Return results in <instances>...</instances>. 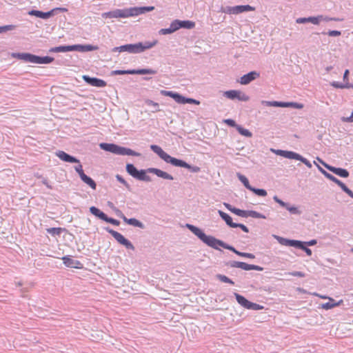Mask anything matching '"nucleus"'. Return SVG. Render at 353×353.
<instances>
[{
	"label": "nucleus",
	"mask_w": 353,
	"mask_h": 353,
	"mask_svg": "<svg viewBox=\"0 0 353 353\" xmlns=\"http://www.w3.org/2000/svg\"><path fill=\"white\" fill-rule=\"evenodd\" d=\"M186 228L191 231L195 236H196L203 243L206 244L208 246L212 248L215 250H221L219 246H221L225 249L229 250L236 254L238 256L248 258L254 259V254L248 252H242L237 250L234 247L225 243L224 241L215 238L213 236L207 235L201 228L193 225L192 224L187 223Z\"/></svg>",
	"instance_id": "nucleus-1"
},
{
	"label": "nucleus",
	"mask_w": 353,
	"mask_h": 353,
	"mask_svg": "<svg viewBox=\"0 0 353 353\" xmlns=\"http://www.w3.org/2000/svg\"><path fill=\"white\" fill-rule=\"evenodd\" d=\"M125 170L129 175H130L135 179L145 182H150L152 181L151 177L147 174L148 173L154 174L163 179H174L173 176L171 174L156 168H148L147 169L138 170L134 164L127 163L125 165Z\"/></svg>",
	"instance_id": "nucleus-2"
},
{
	"label": "nucleus",
	"mask_w": 353,
	"mask_h": 353,
	"mask_svg": "<svg viewBox=\"0 0 353 353\" xmlns=\"http://www.w3.org/2000/svg\"><path fill=\"white\" fill-rule=\"evenodd\" d=\"M157 41L154 40L152 42L145 41L139 42L136 43L125 44L119 47H114L111 50L112 52H127L130 54H139L144 52L146 50L150 49L156 46Z\"/></svg>",
	"instance_id": "nucleus-3"
},
{
	"label": "nucleus",
	"mask_w": 353,
	"mask_h": 353,
	"mask_svg": "<svg viewBox=\"0 0 353 353\" xmlns=\"http://www.w3.org/2000/svg\"><path fill=\"white\" fill-rule=\"evenodd\" d=\"M101 150L118 155H128L141 157V154L130 148L123 147L115 143H101L99 144Z\"/></svg>",
	"instance_id": "nucleus-4"
},
{
	"label": "nucleus",
	"mask_w": 353,
	"mask_h": 353,
	"mask_svg": "<svg viewBox=\"0 0 353 353\" xmlns=\"http://www.w3.org/2000/svg\"><path fill=\"white\" fill-rule=\"evenodd\" d=\"M161 94L163 96L170 97L172 98L176 103H178L179 104H186V103L195 104V105L200 104L199 101L192 99V98L185 97L178 92H174L172 91H167V90H161Z\"/></svg>",
	"instance_id": "nucleus-5"
},
{
	"label": "nucleus",
	"mask_w": 353,
	"mask_h": 353,
	"mask_svg": "<svg viewBox=\"0 0 353 353\" xmlns=\"http://www.w3.org/2000/svg\"><path fill=\"white\" fill-rule=\"evenodd\" d=\"M157 71L150 68L115 70L110 72L111 76L123 74H155Z\"/></svg>",
	"instance_id": "nucleus-6"
},
{
	"label": "nucleus",
	"mask_w": 353,
	"mask_h": 353,
	"mask_svg": "<svg viewBox=\"0 0 353 353\" xmlns=\"http://www.w3.org/2000/svg\"><path fill=\"white\" fill-rule=\"evenodd\" d=\"M105 230L110 234L119 244L125 246L126 249L134 250L135 248L133 244L121 233L112 230L110 227L105 228Z\"/></svg>",
	"instance_id": "nucleus-7"
},
{
	"label": "nucleus",
	"mask_w": 353,
	"mask_h": 353,
	"mask_svg": "<svg viewBox=\"0 0 353 353\" xmlns=\"http://www.w3.org/2000/svg\"><path fill=\"white\" fill-rule=\"evenodd\" d=\"M226 266L230 268H241L244 270H257L263 271V268L256 265L248 264L245 262L236 261H229L225 263Z\"/></svg>",
	"instance_id": "nucleus-8"
},
{
	"label": "nucleus",
	"mask_w": 353,
	"mask_h": 353,
	"mask_svg": "<svg viewBox=\"0 0 353 353\" xmlns=\"http://www.w3.org/2000/svg\"><path fill=\"white\" fill-rule=\"evenodd\" d=\"M129 17H132L130 8L125 9H115L102 14L103 18H127Z\"/></svg>",
	"instance_id": "nucleus-9"
},
{
	"label": "nucleus",
	"mask_w": 353,
	"mask_h": 353,
	"mask_svg": "<svg viewBox=\"0 0 353 353\" xmlns=\"http://www.w3.org/2000/svg\"><path fill=\"white\" fill-rule=\"evenodd\" d=\"M261 104L265 106H273L280 108H294L296 109H301L303 107V104L296 102H283L276 101H261Z\"/></svg>",
	"instance_id": "nucleus-10"
},
{
	"label": "nucleus",
	"mask_w": 353,
	"mask_h": 353,
	"mask_svg": "<svg viewBox=\"0 0 353 353\" xmlns=\"http://www.w3.org/2000/svg\"><path fill=\"white\" fill-rule=\"evenodd\" d=\"M150 148L152 152L156 153L165 162L173 165L176 159L175 157H171L170 154L166 153L160 146L157 145H151Z\"/></svg>",
	"instance_id": "nucleus-11"
},
{
	"label": "nucleus",
	"mask_w": 353,
	"mask_h": 353,
	"mask_svg": "<svg viewBox=\"0 0 353 353\" xmlns=\"http://www.w3.org/2000/svg\"><path fill=\"white\" fill-rule=\"evenodd\" d=\"M150 148L152 152L156 153L165 162L173 165L176 159L175 157H171L170 154L166 153L160 146L157 145H151Z\"/></svg>",
	"instance_id": "nucleus-12"
},
{
	"label": "nucleus",
	"mask_w": 353,
	"mask_h": 353,
	"mask_svg": "<svg viewBox=\"0 0 353 353\" xmlns=\"http://www.w3.org/2000/svg\"><path fill=\"white\" fill-rule=\"evenodd\" d=\"M223 95L229 99H231V100L237 99L241 101H248L250 99L248 95H246L241 91L236 90H230L225 91L223 93Z\"/></svg>",
	"instance_id": "nucleus-13"
},
{
	"label": "nucleus",
	"mask_w": 353,
	"mask_h": 353,
	"mask_svg": "<svg viewBox=\"0 0 353 353\" xmlns=\"http://www.w3.org/2000/svg\"><path fill=\"white\" fill-rule=\"evenodd\" d=\"M233 213L244 218L251 216L256 219H266L265 215L254 210H244L235 208L233 210Z\"/></svg>",
	"instance_id": "nucleus-14"
},
{
	"label": "nucleus",
	"mask_w": 353,
	"mask_h": 353,
	"mask_svg": "<svg viewBox=\"0 0 353 353\" xmlns=\"http://www.w3.org/2000/svg\"><path fill=\"white\" fill-rule=\"evenodd\" d=\"M319 160L324 165V166L330 172L334 174L343 177L347 178L350 176V173L347 170L342 168H336L332 165H328L319 159Z\"/></svg>",
	"instance_id": "nucleus-15"
},
{
	"label": "nucleus",
	"mask_w": 353,
	"mask_h": 353,
	"mask_svg": "<svg viewBox=\"0 0 353 353\" xmlns=\"http://www.w3.org/2000/svg\"><path fill=\"white\" fill-rule=\"evenodd\" d=\"M83 79L88 85L97 88H104L107 85L104 80L97 77H92L88 75H83Z\"/></svg>",
	"instance_id": "nucleus-16"
},
{
	"label": "nucleus",
	"mask_w": 353,
	"mask_h": 353,
	"mask_svg": "<svg viewBox=\"0 0 353 353\" xmlns=\"http://www.w3.org/2000/svg\"><path fill=\"white\" fill-rule=\"evenodd\" d=\"M172 165L175 166V167L186 168L190 172H193V173L199 172L201 170V168L199 167L196 166V165H192L188 163L186 161H185L182 159H176V158Z\"/></svg>",
	"instance_id": "nucleus-17"
},
{
	"label": "nucleus",
	"mask_w": 353,
	"mask_h": 353,
	"mask_svg": "<svg viewBox=\"0 0 353 353\" xmlns=\"http://www.w3.org/2000/svg\"><path fill=\"white\" fill-rule=\"evenodd\" d=\"M57 157H58L61 161L71 163H79V160L75 157L72 156L64 151L59 150L56 152Z\"/></svg>",
	"instance_id": "nucleus-18"
},
{
	"label": "nucleus",
	"mask_w": 353,
	"mask_h": 353,
	"mask_svg": "<svg viewBox=\"0 0 353 353\" xmlns=\"http://www.w3.org/2000/svg\"><path fill=\"white\" fill-rule=\"evenodd\" d=\"M260 74L256 71H251L241 77L240 83L242 85H248L252 81L259 77Z\"/></svg>",
	"instance_id": "nucleus-19"
},
{
	"label": "nucleus",
	"mask_w": 353,
	"mask_h": 353,
	"mask_svg": "<svg viewBox=\"0 0 353 353\" xmlns=\"http://www.w3.org/2000/svg\"><path fill=\"white\" fill-rule=\"evenodd\" d=\"M55 10H51L48 12H43L37 10H31L28 14L31 16H34L38 18L43 19H47L50 18L54 14Z\"/></svg>",
	"instance_id": "nucleus-20"
},
{
	"label": "nucleus",
	"mask_w": 353,
	"mask_h": 353,
	"mask_svg": "<svg viewBox=\"0 0 353 353\" xmlns=\"http://www.w3.org/2000/svg\"><path fill=\"white\" fill-rule=\"evenodd\" d=\"M63 264L68 268H81L83 264L78 260L72 259L70 256H65L62 257Z\"/></svg>",
	"instance_id": "nucleus-21"
},
{
	"label": "nucleus",
	"mask_w": 353,
	"mask_h": 353,
	"mask_svg": "<svg viewBox=\"0 0 353 353\" xmlns=\"http://www.w3.org/2000/svg\"><path fill=\"white\" fill-rule=\"evenodd\" d=\"M174 23L175 24V26H176L177 30L181 28H185V29H192L195 26V23L192 21L189 20H179V19H175L174 20Z\"/></svg>",
	"instance_id": "nucleus-22"
},
{
	"label": "nucleus",
	"mask_w": 353,
	"mask_h": 353,
	"mask_svg": "<svg viewBox=\"0 0 353 353\" xmlns=\"http://www.w3.org/2000/svg\"><path fill=\"white\" fill-rule=\"evenodd\" d=\"M274 237L282 245L294 247L296 248L299 240L289 239L279 236L274 235Z\"/></svg>",
	"instance_id": "nucleus-23"
},
{
	"label": "nucleus",
	"mask_w": 353,
	"mask_h": 353,
	"mask_svg": "<svg viewBox=\"0 0 353 353\" xmlns=\"http://www.w3.org/2000/svg\"><path fill=\"white\" fill-rule=\"evenodd\" d=\"M154 9V6H143V7L130 8L132 17L138 16L139 14L145 13L147 12L152 11Z\"/></svg>",
	"instance_id": "nucleus-24"
},
{
	"label": "nucleus",
	"mask_w": 353,
	"mask_h": 353,
	"mask_svg": "<svg viewBox=\"0 0 353 353\" xmlns=\"http://www.w3.org/2000/svg\"><path fill=\"white\" fill-rule=\"evenodd\" d=\"M90 212L101 220L105 221L108 215L95 206L90 208Z\"/></svg>",
	"instance_id": "nucleus-25"
},
{
	"label": "nucleus",
	"mask_w": 353,
	"mask_h": 353,
	"mask_svg": "<svg viewBox=\"0 0 353 353\" xmlns=\"http://www.w3.org/2000/svg\"><path fill=\"white\" fill-rule=\"evenodd\" d=\"M123 221L130 225L137 227L141 229L145 228V225L139 220L135 218L128 219L127 217L123 218Z\"/></svg>",
	"instance_id": "nucleus-26"
},
{
	"label": "nucleus",
	"mask_w": 353,
	"mask_h": 353,
	"mask_svg": "<svg viewBox=\"0 0 353 353\" xmlns=\"http://www.w3.org/2000/svg\"><path fill=\"white\" fill-rule=\"evenodd\" d=\"M272 151L276 154V155H279L286 159H292L294 155L295 152L288 151V150H273Z\"/></svg>",
	"instance_id": "nucleus-27"
},
{
	"label": "nucleus",
	"mask_w": 353,
	"mask_h": 353,
	"mask_svg": "<svg viewBox=\"0 0 353 353\" xmlns=\"http://www.w3.org/2000/svg\"><path fill=\"white\" fill-rule=\"evenodd\" d=\"M328 299L329 301L322 304L321 305V307L325 310H330L336 306H339L343 303V300H340L339 301L336 302V301L332 298Z\"/></svg>",
	"instance_id": "nucleus-28"
},
{
	"label": "nucleus",
	"mask_w": 353,
	"mask_h": 353,
	"mask_svg": "<svg viewBox=\"0 0 353 353\" xmlns=\"http://www.w3.org/2000/svg\"><path fill=\"white\" fill-rule=\"evenodd\" d=\"M218 213L221 219L225 222V223L230 228H233L236 223L232 221V218L227 213L222 210H218Z\"/></svg>",
	"instance_id": "nucleus-29"
},
{
	"label": "nucleus",
	"mask_w": 353,
	"mask_h": 353,
	"mask_svg": "<svg viewBox=\"0 0 353 353\" xmlns=\"http://www.w3.org/2000/svg\"><path fill=\"white\" fill-rule=\"evenodd\" d=\"M312 23L314 25H318V17H300L296 19V23Z\"/></svg>",
	"instance_id": "nucleus-30"
},
{
	"label": "nucleus",
	"mask_w": 353,
	"mask_h": 353,
	"mask_svg": "<svg viewBox=\"0 0 353 353\" xmlns=\"http://www.w3.org/2000/svg\"><path fill=\"white\" fill-rule=\"evenodd\" d=\"M234 294L238 303L240 304L243 307L248 309L250 301H248L245 297L238 293L235 292Z\"/></svg>",
	"instance_id": "nucleus-31"
},
{
	"label": "nucleus",
	"mask_w": 353,
	"mask_h": 353,
	"mask_svg": "<svg viewBox=\"0 0 353 353\" xmlns=\"http://www.w3.org/2000/svg\"><path fill=\"white\" fill-rule=\"evenodd\" d=\"M71 51H72V45L57 46L49 50L50 52H66Z\"/></svg>",
	"instance_id": "nucleus-32"
},
{
	"label": "nucleus",
	"mask_w": 353,
	"mask_h": 353,
	"mask_svg": "<svg viewBox=\"0 0 353 353\" xmlns=\"http://www.w3.org/2000/svg\"><path fill=\"white\" fill-rule=\"evenodd\" d=\"M177 31L176 26L172 21L170 25V27L168 28H162L159 31V33L162 35L170 34Z\"/></svg>",
	"instance_id": "nucleus-33"
},
{
	"label": "nucleus",
	"mask_w": 353,
	"mask_h": 353,
	"mask_svg": "<svg viewBox=\"0 0 353 353\" xmlns=\"http://www.w3.org/2000/svg\"><path fill=\"white\" fill-rule=\"evenodd\" d=\"M235 14L244 12L254 10V8L250 5H241L234 6Z\"/></svg>",
	"instance_id": "nucleus-34"
},
{
	"label": "nucleus",
	"mask_w": 353,
	"mask_h": 353,
	"mask_svg": "<svg viewBox=\"0 0 353 353\" xmlns=\"http://www.w3.org/2000/svg\"><path fill=\"white\" fill-rule=\"evenodd\" d=\"M54 60V59L52 57H49V56L40 57V56L37 55L35 63L49 64V63H51Z\"/></svg>",
	"instance_id": "nucleus-35"
},
{
	"label": "nucleus",
	"mask_w": 353,
	"mask_h": 353,
	"mask_svg": "<svg viewBox=\"0 0 353 353\" xmlns=\"http://www.w3.org/2000/svg\"><path fill=\"white\" fill-rule=\"evenodd\" d=\"M80 178L82 181L89 185L92 190H96L97 183L91 177L85 174Z\"/></svg>",
	"instance_id": "nucleus-36"
},
{
	"label": "nucleus",
	"mask_w": 353,
	"mask_h": 353,
	"mask_svg": "<svg viewBox=\"0 0 353 353\" xmlns=\"http://www.w3.org/2000/svg\"><path fill=\"white\" fill-rule=\"evenodd\" d=\"M292 159L300 161L301 162L304 163L309 168H311L312 166V163L307 159H305V157H303V156H301V154H299L296 152L294 153V157Z\"/></svg>",
	"instance_id": "nucleus-37"
},
{
	"label": "nucleus",
	"mask_w": 353,
	"mask_h": 353,
	"mask_svg": "<svg viewBox=\"0 0 353 353\" xmlns=\"http://www.w3.org/2000/svg\"><path fill=\"white\" fill-rule=\"evenodd\" d=\"M316 17H318V25L322 21L327 22V21H342L343 20V19H340V18H337V17H329L327 16H324V15H318V16H316Z\"/></svg>",
	"instance_id": "nucleus-38"
},
{
	"label": "nucleus",
	"mask_w": 353,
	"mask_h": 353,
	"mask_svg": "<svg viewBox=\"0 0 353 353\" xmlns=\"http://www.w3.org/2000/svg\"><path fill=\"white\" fill-rule=\"evenodd\" d=\"M296 248L302 250L306 253L307 256H311L312 254V250L307 248L306 245H305L304 241H299Z\"/></svg>",
	"instance_id": "nucleus-39"
},
{
	"label": "nucleus",
	"mask_w": 353,
	"mask_h": 353,
	"mask_svg": "<svg viewBox=\"0 0 353 353\" xmlns=\"http://www.w3.org/2000/svg\"><path fill=\"white\" fill-rule=\"evenodd\" d=\"M215 277L221 282L228 283L230 285H234V282L225 275L217 274H216Z\"/></svg>",
	"instance_id": "nucleus-40"
},
{
	"label": "nucleus",
	"mask_w": 353,
	"mask_h": 353,
	"mask_svg": "<svg viewBox=\"0 0 353 353\" xmlns=\"http://www.w3.org/2000/svg\"><path fill=\"white\" fill-rule=\"evenodd\" d=\"M237 177L239 180L243 184V185L249 190H250V188H252V185H250L249 181L248 178L241 174V173H237Z\"/></svg>",
	"instance_id": "nucleus-41"
},
{
	"label": "nucleus",
	"mask_w": 353,
	"mask_h": 353,
	"mask_svg": "<svg viewBox=\"0 0 353 353\" xmlns=\"http://www.w3.org/2000/svg\"><path fill=\"white\" fill-rule=\"evenodd\" d=\"M236 130L238 131V132L241 134V135H243L244 137H252V132L248 130V129H245L244 128H243L241 125H236Z\"/></svg>",
	"instance_id": "nucleus-42"
},
{
	"label": "nucleus",
	"mask_w": 353,
	"mask_h": 353,
	"mask_svg": "<svg viewBox=\"0 0 353 353\" xmlns=\"http://www.w3.org/2000/svg\"><path fill=\"white\" fill-rule=\"evenodd\" d=\"M65 230L62 228H50L47 229V232L52 236H59Z\"/></svg>",
	"instance_id": "nucleus-43"
},
{
	"label": "nucleus",
	"mask_w": 353,
	"mask_h": 353,
	"mask_svg": "<svg viewBox=\"0 0 353 353\" xmlns=\"http://www.w3.org/2000/svg\"><path fill=\"white\" fill-rule=\"evenodd\" d=\"M145 105H147L148 106H152L153 108V110H151L152 112H157L160 111L159 105L158 103L154 102L150 99H146L145 101Z\"/></svg>",
	"instance_id": "nucleus-44"
},
{
	"label": "nucleus",
	"mask_w": 353,
	"mask_h": 353,
	"mask_svg": "<svg viewBox=\"0 0 353 353\" xmlns=\"http://www.w3.org/2000/svg\"><path fill=\"white\" fill-rule=\"evenodd\" d=\"M36 54H33L29 52H25L23 57V61L27 63H36Z\"/></svg>",
	"instance_id": "nucleus-45"
},
{
	"label": "nucleus",
	"mask_w": 353,
	"mask_h": 353,
	"mask_svg": "<svg viewBox=\"0 0 353 353\" xmlns=\"http://www.w3.org/2000/svg\"><path fill=\"white\" fill-rule=\"evenodd\" d=\"M250 191L259 196H265L267 195V191L264 189L252 187V188H250Z\"/></svg>",
	"instance_id": "nucleus-46"
},
{
	"label": "nucleus",
	"mask_w": 353,
	"mask_h": 353,
	"mask_svg": "<svg viewBox=\"0 0 353 353\" xmlns=\"http://www.w3.org/2000/svg\"><path fill=\"white\" fill-rule=\"evenodd\" d=\"M330 85L335 88L343 89V88H349L350 83L346 82L345 83H340L338 81H332L330 83Z\"/></svg>",
	"instance_id": "nucleus-47"
},
{
	"label": "nucleus",
	"mask_w": 353,
	"mask_h": 353,
	"mask_svg": "<svg viewBox=\"0 0 353 353\" xmlns=\"http://www.w3.org/2000/svg\"><path fill=\"white\" fill-rule=\"evenodd\" d=\"M292 214L300 215L301 214V211L299 210V208L296 206H290L288 205L286 208Z\"/></svg>",
	"instance_id": "nucleus-48"
},
{
	"label": "nucleus",
	"mask_w": 353,
	"mask_h": 353,
	"mask_svg": "<svg viewBox=\"0 0 353 353\" xmlns=\"http://www.w3.org/2000/svg\"><path fill=\"white\" fill-rule=\"evenodd\" d=\"M116 179L118 181H119L121 183H122L125 187L128 190H130V185L129 183L123 179V177L120 174L116 175Z\"/></svg>",
	"instance_id": "nucleus-49"
},
{
	"label": "nucleus",
	"mask_w": 353,
	"mask_h": 353,
	"mask_svg": "<svg viewBox=\"0 0 353 353\" xmlns=\"http://www.w3.org/2000/svg\"><path fill=\"white\" fill-rule=\"evenodd\" d=\"M221 10L224 13L235 14L234 6H226L225 8L222 7Z\"/></svg>",
	"instance_id": "nucleus-50"
},
{
	"label": "nucleus",
	"mask_w": 353,
	"mask_h": 353,
	"mask_svg": "<svg viewBox=\"0 0 353 353\" xmlns=\"http://www.w3.org/2000/svg\"><path fill=\"white\" fill-rule=\"evenodd\" d=\"M98 49L99 47L97 46H93L90 44L83 45V52L94 51L97 50Z\"/></svg>",
	"instance_id": "nucleus-51"
},
{
	"label": "nucleus",
	"mask_w": 353,
	"mask_h": 353,
	"mask_svg": "<svg viewBox=\"0 0 353 353\" xmlns=\"http://www.w3.org/2000/svg\"><path fill=\"white\" fill-rule=\"evenodd\" d=\"M16 26L14 25H6L3 26H0V33H3L6 31L12 30L15 29Z\"/></svg>",
	"instance_id": "nucleus-52"
},
{
	"label": "nucleus",
	"mask_w": 353,
	"mask_h": 353,
	"mask_svg": "<svg viewBox=\"0 0 353 353\" xmlns=\"http://www.w3.org/2000/svg\"><path fill=\"white\" fill-rule=\"evenodd\" d=\"M273 199L275 202L279 203L281 207L285 208V209L288 208L289 203L284 202L281 199H280L277 196H274Z\"/></svg>",
	"instance_id": "nucleus-53"
},
{
	"label": "nucleus",
	"mask_w": 353,
	"mask_h": 353,
	"mask_svg": "<svg viewBox=\"0 0 353 353\" xmlns=\"http://www.w3.org/2000/svg\"><path fill=\"white\" fill-rule=\"evenodd\" d=\"M263 308V305H261L259 304L252 303L250 301V303L249 305V307L248 310H260Z\"/></svg>",
	"instance_id": "nucleus-54"
},
{
	"label": "nucleus",
	"mask_w": 353,
	"mask_h": 353,
	"mask_svg": "<svg viewBox=\"0 0 353 353\" xmlns=\"http://www.w3.org/2000/svg\"><path fill=\"white\" fill-rule=\"evenodd\" d=\"M105 221L107 222V223H111V224H112L114 225H116V226H118L120 224V221H118V220H117L115 219H113L112 217H109V216H107V218H106Z\"/></svg>",
	"instance_id": "nucleus-55"
},
{
	"label": "nucleus",
	"mask_w": 353,
	"mask_h": 353,
	"mask_svg": "<svg viewBox=\"0 0 353 353\" xmlns=\"http://www.w3.org/2000/svg\"><path fill=\"white\" fill-rule=\"evenodd\" d=\"M241 228L244 232H246V233L249 232L248 228L246 225H245L244 224H243V223H236L234 225L233 228Z\"/></svg>",
	"instance_id": "nucleus-56"
},
{
	"label": "nucleus",
	"mask_w": 353,
	"mask_h": 353,
	"mask_svg": "<svg viewBox=\"0 0 353 353\" xmlns=\"http://www.w3.org/2000/svg\"><path fill=\"white\" fill-rule=\"evenodd\" d=\"M78 164V165L74 166V170L79 174V177H81L83 174H85V173L83 172L81 164L80 163Z\"/></svg>",
	"instance_id": "nucleus-57"
},
{
	"label": "nucleus",
	"mask_w": 353,
	"mask_h": 353,
	"mask_svg": "<svg viewBox=\"0 0 353 353\" xmlns=\"http://www.w3.org/2000/svg\"><path fill=\"white\" fill-rule=\"evenodd\" d=\"M72 51L83 52V44L72 45Z\"/></svg>",
	"instance_id": "nucleus-58"
},
{
	"label": "nucleus",
	"mask_w": 353,
	"mask_h": 353,
	"mask_svg": "<svg viewBox=\"0 0 353 353\" xmlns=\"http://www.w3.org/2000/svg\"><path fill=\"white\" fill-rule=\"evenodd\" d=\"M327 34L330 37H339L341 35V32L339 30H329Z\"/></svg>",
	"instance_id": "nucleus-59"
},
{
	"label": "nucleus",
	"mask_w": 353,
	"mask_h": 353,
	"mask_svg": "<svg viewBox=\"0 0 353 353\" xmlns=\"http://www.w3.org/2000/svg\"><path fill=\"white\" fill-rule=\"evenodd\" d=\"M24 54L25 52H14L12 54V57L13 58L23 61Z\"/></svg>",
	"instance_id": "nucleus-60"
},
{
	"label": "nucleus",
	"mask_w": 353,
	"mask_h": 353,
	"mask_svg": "<svg viewBox=\"0 0 353 353\" xmlns=\"http://www.w3.org/2000/svg\"><path fill=\"white\" fill-rule=\"evenodd\" d=\"M287 274L294 276H298V277H304L305 275V273H303V272H299V271H294L292 272H288Z\"/></svg>",
	"instance_id": "nucleus-61"
},
{
	"label": "nucleus",
	"mask_w": 353,
	"mask_h": 353,
	"mask_svg": "<svg viewBox=\"0 0 353 353\" xmlns=\"http://www.w3.org/2000/svg\"><path fill=\"white\" fill-rule=\"evenodd\" d=\"M224 122L228 124L230 127H234L236 128V125H239L236 123L235 121L231 119H228L224 121Z\"/></svg>",
	"instance_id": "nucleus-62"
},
{
	"label": "nucleus",
	"mask_w": 353,
	"mask_h": 353,
	"mask_svg": "<svg viewBox=\"0 0 353 353\" xmlns=\"http://www.w3.org/2000/svg\"><path fill=\"white\" fill-rule=\"evenodd\" d=\"M341 121L343 122L352 123L353 122V111L351 113V115L347 117H343L341 118Z\"/></svg>",
	"instance_id": "nucleus-63"
},
{
	"label": "nucleus",
	"mask_w": 353,
	"mask_h": 353,
	"mask_svg": "<svg viewBox=\"0 0 353 353\" xmlns=\"http://www.w3.org/2000/svg\"><path fill=\"white\" fill-rule=\"evenodd\" d=\"M336 184H337L342 189V190L343 192L347 188L346 185L344 183H343L341 181H340L339 179L338 181V183H336Z\"/></svg>",
	"instance_id": "nucleus-64"
}]
</instances>
